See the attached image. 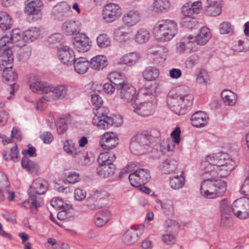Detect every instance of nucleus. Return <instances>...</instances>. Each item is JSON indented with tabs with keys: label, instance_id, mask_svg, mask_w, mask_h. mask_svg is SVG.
I'll use <instances>...</instances> for the list:
<instances>
[{
	"label": "nucleus",
	"instance_id": "obj_1",
	"mask_svg": "<svg viewBox=\"0 0 249 249\" xmlns=\"http://www.w3.org/2000/svg\"><path fill=\"white\" fill-rule=\"evenodd\" d=\"M194 96L188 87L181 86L178 92L170 96L167 99V104L173 112L180 115L187 113L193 105Z\"/></svg>",
	"mask_w": 249,
	"mask_h": 249
},
{
	"label": "nucleus",
	"instance_id": "obj_2",
	"mask_svg": "<svg viewBox=\"0 0 249 249\" xmlns=\"http://www.w3.org/2000/svg\"><path fill=\"white\" fill-rule=\"evenodd\" d=\"M47 188L48 183L45 180L39 178L36 179L28 191L30 201H24L20 205L26 208L27 207L26 205H29L31 213L33 214L36 213L38 208L43 204V199L40 195L47 191Z\"/></svg>",
	"mask_w": 249,
	"mask_h": 249
},
{
	"label": "nucleus",
	"instance_id": "obj_3",
	"mask_svg": "<svg viewBox=\"0 0 249 249\" xmlns=\"http://www.w3.org/2000/svg\"><path fill=\"white\" fill-rule=\"evenodd\" d=\"M153 31L156 38L164 42L171 40L176 35L178 26L174 20L162 19L155 23Z\"/></svg>",
	"mask_w": 249,
	"mask_h": 249
},
{
	"label": "nucleus",
	"instance_id": "obj_4",
	"mask_svg": "<svg viewBox=\"0 0 249 249\" xmlns=\"http://www.w3.org/2000/svg\"><path fill=\"white\" fill-rule=\"evenodd\" d=\"M227 190L226 182L213 178L203 181L200 186L201 195L207 198H215L222 196Z\"/></svg>",
	"mask_w": 249,
	"mask_h": 249
},
{
	"label": "nucleus",
	"instance_id": "obj_5",
	"mask_svg": "<svg viewBox=\"0 0 249 249\" xmlns=\"http://www.w3.org/2000/svg\"><path fill=\"white\" fill-rule=\"evenodd\" d=\"M152 135L147 131L139 133L132 137L130 144V149L135 155L144 153L149 146Z\"/></svg>",
	"mask_w": 249,
	"mask_h": 249
},
{
	"label": "nucleus",
	"instance_id": "obj_6",
	"mask_svg": "<svg viewBox=\"0 0 249 249\" xmlns=\"http://www.w3.org/2000/svg\"><path fill=\"white\" fill-rule=\"evenodd\" d=\"M229 160V156L226 153H217L209 155L202 162V165L204 166V171L210 173L216 169L218 166L225 164Z\"/></svg>",
	"mask_w": 249,
	"mask_h": 249
},
{
	"label": "nucleus",
	"instance_id": "obj_7",
	"mask_svg": "<svg viewBox=\"0 0 249 249\" xmlns=\"http://www.w3.org/2000/svg\"><path fill=\"white\" fill-rule=\"evenodd\" d=\"M118 97L124 104L132 103L136 96V90L130 84L123 81L117 88Z\"/></svg>",
	"mask_w": 249,
	"mask_h": 249
},
{
	"label": "nucleus",
	"instance_id": "obj_8",
	"mask_svg": "<svg viewBox=\"0 0 249 249\" xmlns=\"http://www.w3.org/2000/svg\"><path fill=\"white\" fill-rule=\"evenodd\" d=\"M151 178V175L149 170L139 168L130 174L129 180L131 185L138 187L148 182Z\"/></svg>",
	"mask_w": 249,
	"mask_h": 249
},
{
	"label": "nucleus",
	"instance_id": "obj_9",
	"mask_svg": "<svg viewBox=\"0 0 249 249\" xmlns=\"http://www.w3.org/2000/svg\"><path fill=\"white\" fill-rule=\"evenodd\" d=\"M232 213L241 219L249 217V198H240L235 200L232 204Z\"/></svg>",
	"mask_w": 249,
	"mask_h": 249
},
{
	"label": "nucleus",
	"instance_id": "obj_10",
	"mask_svg": "<svg viewBox=\"0 0 249 249\" xmlns=\"http://www.w3.org/2000/svg\"><path fill=\"white\" fill-rule=\"evenodd\" d=\"M121 15V9L117 4L110 3L107 4L102 11L104 20L107 22H112L119 18Z\"/></svg>",
	"mask_w": 249,
	"mask_h": 249
},
{
	"label": "nucleus",
	"instance_id": "obj_11",
	"mask_svg": "<svg viewBox=\"0 0 249 249\" xmlns=\"http://www.w3.org/2000/svg\"><path fill=\"white\" fill-rule=\"evenodd\" d=\"M63 148L64 151L69 155L75 158H77L78 162L82 163H86L87 154H84L79 150V148H77L72 141H66L64 142Z\"/></svg>",
	"mask_w": 249,
	"mask_h": 249
},
{
	"label": "nucleus",
	"instance_id": "obj_12",
	"mask_svg": "<svg viewBox=\"0 0 249 249\" xmlns=\"http://www.w3.org/2000/svg\"><path fill=\"white\" fill-rule=\"evenodd\" d=\"M119 143L117 135L113 132H107L100 138V144L101 146L106 150L115 148Z\"/></svg>",
	"mask_w": 249,
	"mask_h": 249
},
{
	"label": "nucleus",
	"instance_id": "obj_13",
	"mask_svg": "<svg viewBox=\"0 0 249 249\" xmlns=\"http://www.w3.org/2000/svg\"><path fill=\"white\" fill-rule=\"evenodd\" d=\"M57 55L61 62L67 66L72 65L76 59L73 50L67 46L58 49Z\"/></svg>",
	"mask_w": 249,
	"mask_h": 249
},
{
	"label": "nucleus",
	"instance_id": "obj_14",
	"mask_svg": "<svg viewBox=\"0 0 249 249\" xmlns=\"http://www.w3.org/2000/svg\"><path fill=\"white\" fill-rule=\"evenodd\" d=\"M42 6V2L40 0L32 1L26 5L24 11L27 15L32 16L33 20H37L41 18L40 7Z\"/></svg>",
	"mask_w": 249,
	"mask_h": 249
},
{
	"label": "nucleus",
	"instance_id": "obj_15",
	"mask_svg": "<svg viewBox=\"0 0 249 249\" xmlns=\"http://www.w3.org/2000/svg\"><path fill=\"white\" fill-rule=\"evenodd\" d=\"M154 101L147 100L140 103L134 107L133 111L139 115L147 116L152 115L155 109L156 104Z\"/></svg>",
	"mask_w": 249,
	"mask_h": 249
},
{
	"label": "nucleus",
	"instance_id": "obj_16",
	"mask_svg": "<svg viewBox=\"0 0 249 249\" xmlns=\"http://www.w3.org/2000/svg\"><path fill=\"white\" fill-rule=\"evenodd\" d=\"M141 18L142 14L139 10L131 9L124 13L122 20L126 26L130 27L136 25L140 21Z\"/></svg>",
	"mask_w": 249,
	"mask_h": 249
},
{
	"label": "nucleus",
	"instance_id": "obj_17",
	"mask_svg": "<svg viewBox=\"0 0 249 249\" xmlns=\"http://www.w3.org/2000/svg\"><path fill=\"white\" fill-rule=\"evenodd\" d=\"M13 60V55L11 49L0 48V70L12 69Z\"/></svg>",
	"mask_w": 249,
	"mask_h": 249
},
{
	"label": "nucleus",
	"instance_id": "obj_18",
	"mask_svg": "<svg viewBox=\"0 0 249 249\" xmlns=\"http://www.w3.org/2000/svg\"><path fill=\"white\" fill-rule=\"evenodd\" d=\"M72 43L75 49L78 52H85L90 49L89 38L84 34H79L75 37L72 40Z\"/></svg>",
	"mask_w": 249,
	"mask_h": 249
},
{
	"label": "nucleus",
	"instance_id": "obj_19",
	"mask_svg": "<svg viewBox=\"0 0 249 249\" xmlns=\"http://www.w3.org/2000/svg\"><path fill=\"white\" fill-rule=\"evenodd\" d=\"M81 24L79 20H70L66 21L62 25V31L64 34L68 35L79 34Z\"/></svg>",
	"mask_w": 249,
	"mask_h": 249
},
{
	"label": "nucleus",
	"instance_id": "obj_20",
	"mask_svg": "<svg viewBox=\"0 0 249 249\" xmlns=\"http://www.w3.org/2000/svg\"><path fill=\"white\" fill-rule=\"evenodd\" d=\"M50 90H48L47 95L49 96V101L63 99L65 97L68 91V88L64 85H58L56 87L49 86Z\"/></svg>",
	"mask_w": 249,
	"mask_h": 249
},
{
	"label": "nucleus",
	"instance_id": "obj_21",
	"mask_svg": "<svg viewBox=\"0 0 249 249\" xmlns=\"http://www.w3.org/2000/svg\"><path fill=\"white\" fill-rule=\"evenodd\" d=\"M233 168L232 161L229 160L225 162V164L218 166L216 167V169H214L209 173L213 177L225 178L230 174Z\"/></svg>",
	"mask_w": 249,
	"mask_h": 249
},
{
	"label": "nucleus",
	"instance_id": "obj_22",
	"mask_svg": "<svg viewBox=\"0 0 249 249\" xmlns=\"http://www.w3.org/2000/svg\"><path fill=\"white\" fill-rule=\"evenodd\" d=\"M205 11L209 16L220 15L222 12V0H207Z\"/></svg>",
	"mask_w": 249,
	"mask_h": 249
},
{
	"label": "nucleus",
	"instance_id": "obj_23",
	"mask_svg": "<svg viewBox=\"0 0 249 249\" xmlns=\"http://www.w3.org/2000/svg\"><path fill=\"white\" fill-rule=\"evenodd\" d=\"M11 69L8 70H0L3 71L2 80L10 86V94L14 92V86L16 84V81L18 79L17 74L12 71Z\"/></svg>",
	"mask_w": 249,
	"mask_h": 249
},
{
	"label": "nucleus",
	"instance_id": "obj_24",
	"mask_svg": "<svg viewBox=\"0 0 249 249\" xmlns=\"http://www.w3.org/2000/svg\"><path fill=\"white\" fill-rule=\"evenodd\" d=\"M208 117L202 111H197L193 114L191 118V124L195 127H203L208 123Z\"/></svg>",
	"mask_w": 249,
	"mask_h": 249
},
{
	"label": "nucleus",
	"instance_id": "obj_25",
	"mask_svg": "<svg viewBox=\"0 0 249 249\" xmlns=\"http://www.w3.org/2000/svg\"><path fill=\"white\" fill-rule=\"evenodd\" d=\"M212 37L210 29L206 27H202L199 33L195 37L196 42L199 45H205Z\"/></svg>",
	"mask_w": 249,
	"mask_h": 249
},
{
	"label": "nucleus",
	"instance_id": "obj_26",
	"mask_svg": "<svg viewBox=\"0 0 249 249\" xmlns=\"http://www.w3.org/2000/svg\"><path fill=\"white\" fill-rule=\"evenodd\" d=\"M171 3L169 0H154L152 8L158 14L167 12L170 9Z\"/></svg>",
	"mask_w": 249,
	"mask_h": 249
},
{
	"label": "nucleus",
	"instance_id": "obj_27",
	"mask_svg": "<svg viewBox=\"0 0 249 249\" xmlns=\"http://www.w3.org/2000/svg\"><path fill=\"white\" fill-rule=\"evenodd\" d=\"M73 64L75 71L80 74L85 73L90 66L89 62L84 57L76 58Z\"/></svg>",
	"mask_w": 249,
	"mask_h": 249
},
{
	"label": "nucleus",
	"instance_id": "obj_28",
	"mask_svg": "<svg viewBox=\"0 0 249 249\" xmlns=\"http://www.w3.org/2000/svg\"><path fill=\"white\" fill-rule=\"evenodd\" d=\"M92 123L99 129L105 130L112 126L113 124V119L112 117L108 116L100 118H93Z\"/></svg>",
	"mask_w": 249,
	"mask_h": 249
},
{
	"label": "nucleus",
	"instance_id": "obj_29",
	"mask_svg": "<svg viewBox=\"0 0 249 249\" xmlns=\"http://www.w3.org/2000/svg\"><path fill=\"white\" fill-rule=\"evenodd\" d=\"M89 64L92 69L100 71L107 66V60L104 55H99L93 57Z\"/></svg>",
	"mask_w": 249,
	"mask_h": 249
},
{
	"label": "nucleus",
	"instance_id": "obj_30",
	"mask_svg": "<svg viewBox=\"0 0 249 249\" xmlns=\"http://www.w3.org/2000/svg\"><path fill=\"white\" fill-rule=\"evenodd\" d=\"M185 183L184 172L181 171L179 175L173 176L170 178L169 184L174 190H178L182 188Z\"/></svg>",
	"mask_w": 249,
	"mask_h": 249
},
{
	"label": "nucleus",
	"instance_id": "obj_31",
	"mask_svg": "<svg viewBox=\"0 0 249 249\" xmlns=\"http://www.w3.org/2000/svg\"><path fill=\"white\" fill-rule=\"evenodd\" d=\"M30 88L34 92L46 93L47 94L48 90H50L49 85L48 84L38 80L31 83Z\"/></svg>",
	"mask_w": 249,
	"mask_h": 249
},
{
	"label": "nucleus",
	"instance_id": "obj_32",
	"mask_svg": "<svg viewBox=\"0 0 249 249\" xmlns=\"http://www.w3.org/2000/svg\"><path fill=\"white\" fill-rule=\"evenodd\" d=\"M150 36L149 31L142 28L137 31L134 36V40L138 44H142L148 42Z\"/></svg>",
	"mask_w": 249,
	"mask_h": 249
},
{
	"label": "nucleus",
	"instance_id": "obj_33",
	"mask_svg": "<svg viewBox=\"0 0 249 249\" xmlns=\"http://www.w3.org/2000/svg\"><path fill=\"white\" fill-rule=\"evenodd\" d=\"M12 43L18 47H22L24 45L25 40L24 34L19 29H15L10 34Z\"/></svg>",
	"mask_w": 249,
	"mask_h": 249
},
{
	"label": "nucleus",
	"instance_id": "obj_34",
	"mask_svg": "<svg viewBox=\"0 0 249 249\" xmlns=\"http://www.w3.org/2000/svg\"><path fill=\"white\" fill-rule=\"evenodd\" d=\"M159 69L154 67H147L142 72L143 79L149 82L155 80L159 77Z\"/></svg>",
	"mask_w": 249,
	"mask_h": 249
},
{
	"label": "nucleus",
	"instance_id": "obj_35",
	"mask_svg": "<svg viewBox=\"0 0 249 249\" xmlns=\"http://www.w3.org/2000/svg\"><path fill=\"white\" fill-rule=\"evenodd\" d=\"M110 217V213L108 210L104 209L100 210L96 214L95 223L98 227H102L107 222Z\"/></svg>",
	"mask_w": 249,
	"mask_h": 249
},
{
	"label": "nucleus",
	"instance_id": "obj_36",
	"mask_svg": "<svg viewBox=\"0 0 249 249\" xmlns=\"http://www.w3.org/2000/svg\"><path fill=\"white\" fill-rule=\"evenodd\" d=\"M177 162L173 159H167L160 165V169L165 174H170L177 168Z\"/></svg>",
	"mask_w": 249,
	"mask_h": 249
},
{
	"label": "nucleus",
	"instance_id": "obj_37",
	"mask_svg": "<svg viewBox=\"0 0 249 249\" xmlns=\"http://www.w3.org/2000/svg\"><path fill=\"white\" fill-rule=\"evenodd\" d=\"M21 165L23 168L30 173H37L39 169V166L36 163L29 160L27 157L22 158Z\"/></svg>",
	"mask_w": 249,
	"mask_h": 249
},
{
	"label": "nucleus",
	"instance_id": "obj_38",
	"mask_svg": "<svg viewBox=\"0 0 249 249\" xmlns=\"http://www.w3.org/2000/svg\"><path fill=\"white\" fill-rule=\"evenodd\" d=\"M12 19L5 12H0V28L3 30L10 29L12 26Z\"/></svg>",
	"mask_w": 249,
	"mask_h": 249
},
{
	"label": "nucleus",
	"instance_id": "obj_39",
	"mask_svg": "<svg viewBox=\"0 0 249 249\" xmlns=\"http://www.w3.org/2000/svg\"><path fill=\"white\" fill-rule=\"evenodd\" d=\"M115 166L114 164L99 166L97 168L98 174L103 178L112 176L114 173Z\"/></svg>",
	"mask_w": 249,
	"mask_h": 249
},
{
	"label": "nucleus",
	"instance_id": "obj_40",
	"mask_svg": "<svg viewBox=\"0 0 249 249\" xmlns=\"http://www.w3.org/2000/svg\"><path fill=\"white\" fill-rule=\"evenodd\" d=\"M139 54L137 52H132L125 54L121 59V62L127 65L135 64L139 58Z\"/></svg>",
	"mask_w": 249,
	"mask_h": 249
},
{
	"label": "nucleus",
	"instance_id": "obj_41",
	"mask_svg": "<svg viewBox=\"0 0 249 249\" xmlns=\"http://www.w3.org/2000/svg\"><path fill=\"white\" fill-rule=\"evenodd\" d=\"M223 102L228 105H233L236 101V94L229 90H225L221 92Z\"/></svg>",
	"mask_w": 249,
	"mask_h": 249
},
{
	"label": "nucleus",
	"instance_id": "obj_42",
	"mask_svg": "<svg viewBox=\"0 0 249 249\" xmlns=\"http://www.w3.org/2000/svg\"><path fill=\"white\" fill-rule=\"evenodd\" d=\"M232 48L235 52H247L249 50V39H240L234 42Z\"/></svg>",
	"mask_w": 249,
	"mask_h": 249
},
{
	"label": "nucleus",
	"instance_id": "obj_43",
	"mask_svg": "<svg viewBox=\"0 0 249 249\" xmlns=\"http://www.w3.org/2000/svg\"><path fill=\"white\" fill-rule=\"evenodd\" d=\"M210 81V78L208 72L205 70H201L197 75L196 83L199 85L207 86Z\"/></svg>",
	"mask_w": 249,
	"mask_h": 249
},
{
	"label": "nucleus",
	"instance_id": "obj_44",
	"mask_svg": "<svg viewBox=\"0 0 249 249\" xmlns=\"http://www.w3.org/2000/svg\"><path fill=\"white\" fill-rule=\"evenodd\" d=\"M25 42L26 41H33L36 39L39 36V32L38 28L31 27L25 31L23 33Z\"/></svg>",
	"mask_w": 249,
	"mask_h": 249
},
{
	"label": "nucleus",
	"instance_id": "obj_45",
	"mask_svg": "<svg viewBox=\"0 0 249 249\" xmlns=\"http://www.w3.org/2000/svg\"><path fill=\"white\" fill-rule=\"evenodd\" d=\"M70 120L69 115L60 117L57 123V132L58 134L64 133L68 128V123Z\"/></svg>",
	"mask_w": 249,
	"mask_h": 249
},
{
	"label": "nucleus",
	"instance_id": "obj_46",
	"mask_svg": "<svg viewBox=\"0 0 249 249\" xmlns=\"http://www.w3.org/2000/svg\"><path fill=\"white\" fill-rule=\"evenodd\" d=\"M161 207L164 213L167 215H171L174 213V207L173 202L171 200H164L162 202H158Z\"/></svg>",
	"mask_w": 249,
	"mask_h": 249
},
{
	"label": "nucleus",
	"instance_id": "obj_47",
	"mask_svg": "<svg viewBox=\"0 0 249 249\" xmlns=\"http://www.w3.org/2000/svg\"><path fill=\"white\" fill-rule=\"evenodd\" d=\"M233 221L231 212L221 214L220 226L224 229H227L232 225Z\"/></svg>",
	"mask_w": 249,
	"mask_h": 249
},
{
	"label": "nucleus",
	"instance_id": "obj_48",
	"mask_svg": "<svg viewBox=\"0 0 249 249\" xmlns=\"http://www.w3.org/2000/svg\"><path fill=\"white\" fill-rule=\"evenodd\" d=\"M67 209H63L57 213V218L61 220H70L73 218V213L72 206L71 205L70 208Z\"/></svg>",
	"mask_w": 249,
	"mask_h": 249
},
{
	"label": "nucleus",
	"instance_id": "obj_49",
	"mask_svg": "<svg viewBox=\"0 0 249 249\" xmlns=\"http://www.w3.org/2000/svg\"><path fill=\"white\" fill-rule=\"evenodd\" d=\"M98 46L101 48H105L110 45L111 40L106 34H100L96 39Z\"/></svg>",
	"mask_w": 249,
	"mask_h": 249
},
{
	"label": "nucleus",
	"instance_id": "obj_50",
	"mask_svg": "<svg viewBox=\"0 0 249 249\" xmlns=\"http://www.w3.org/2000/svg\"><path fill=\"white\" fill-rule=\"evenodd\" d=\"M182 25L184 27L192 29L196 26L197 22L192 16H183L182 18Z\"/></svg>",
	"mask_w": 249,
	"mask_h": 249
},
{
	"label": "nucleus",
	"instance_id": "obj_51",
	"mask_svg": "<svg viewBox=\"0 0 249 249\" xmlns=\"http://www.w3.org/2000/svg\"><path fill=\"white\" fill-rule=\"evenodd\" d=\"M199 61V57L198 54L194 53L189 56L185 62V68L188 69L193 68Z\"/></svg>",
	"mask_w": 249,
	"mask_h": 249
},
{
	"label": "nucleus",
	"instance_id": "obj_52",
	"mask_svg": "<svg viewBox=\"0 0 249 249\" xmlns=\"http://www.w3.org/2000/svg\"><path fill=\"white\" fill-rule=\"evenodd\" d=\"M124 29V27H120L115 31L118 40L121 42H126L130 39L128 33L123 31Z\"/></svg>",
	"mask_w": 249,
	"mask_h": 249
},
{
	"label": "nucleus",
	"instance_id": "obj_53",
	"mask_svg": "<svg viewBox=\"0 0 249 249\" xmlns=\"http://www.w3.org/2000/svg\"><path fill=\"white\" fill-rule=\"evenodd\" d=\"M51 204L53 207L57 210H61L63 209H67L70 208L71 205L65 203L61 199L58 198H53L51 201Z\"/></svg>",
	"mask_w": 249,
	"mask_h": 249
},
{
	"label": "nucleus",
	"instance_id": "obj_54",
	"mask_svg": "<svg viewBox=\"0 0 249 249\" xmlns=\"http://www.w3.org/2000/svg\"><path fill=\"white\" fill-rule=\"evenodd\" d=\"M93 112L95 115V116L93 118H100L107 116L109 113V109L107 107L101 105L99 107L94 108L93 110Z\"/></svg>",
	"mask_w": 249,
	"mask_h": 249
},
{
	"label": "nucleus",
	"instance_id": "obj_55",
	"mask_svg": "<svg viewBox=\"0 0 249 249\" xmlns=\"http://www.w3.org/2000/svg\"><path fill=\"white\" fill-rule=\"evenodd\" d=\"M219 30L221 34H232L233 32V28L231 23L225 21L220 24Z\"/></svg>",
	"mask_w": 249,
	"mask_h": 249
},
{
	"label": "nucleus",
	"instance_id": "obj_56",
	"mask_svg": "<svg viewBox=\"0 0 249 249\" xmlns=\"http://www.w3.org/2000/svg\"><path fill=\"white\" fill-rule=\"evenodd\" d=\"M48 99L49 96L48 95H44L36 103V110L39 112L44 110L47 107V102L50 101Z\"/></svg>",
	"mask_w": 249,
	"mask_h": 249
},
{
	"label": "nucleus",
	"instance_id": "obj_57",
	"mask_svg": "<svg viewBox=\"0 0 249 249\" xmlns=\"http://www.w3.org/2000/svg\"><path fill=\"white\" fill-rule=\"evenodd\" d=\"M2 180L3 181L0 182V201L4 200V195L6 192V188H8L10 185L6 177H2Z\"/></svg>",
	"mask_w": 249,
	"mask_h": 249
},
{
	"label": "nucleus",
	"instance_id": "obj_58",
	"mask_svg": "<svg viewBox=\"0 0 249 249\" xmlns=\"http://www.w3.org/2000/svg\"><path fill=\"white\" fill-rule=\"evenodd\" d=\"M18 151L17 145L12 147L10 151L6 152L4 155V159L6 160H14L18 158Z\"/></svg>",
	"mask_w": 249,
	"mask_h": 249
},
{
	"label": "nucleus",
	"instance_id": "obj_59",
	"mask_svg": "<svg viewBox=\"0 0 249 249\" xmlns=\"http://www.w3.org/2000/svg\"><path fill=\"white\" fill-rule=\"evenodd\" d=\"M121 75L117 72L110 73L107 76L108 79L111 83L115 85L117 88L119 87V84L121 83L123 81L121 80Z\"/></svg>",
	"mask_w": 249,
	"mask_h": 249
},
{
	"label": "nucleus",
	"instance_id": "obj_60",
	"mask_svg": "<svg viewBox=\"0 0 249 249\" xmlns=\"http://www.w3.org/2000/svg\"><path fill=\"white\" fill-rule=\"evenodd\" d=\"M109 196V194L107 192L103 190L96 191L91 195L90 199L101 200L107 198Z\"/></svg>",
	"mask_w": 249,
	"mask_h": 249
},
{
	"label": "nucleus",
	"instance_id": "obj_61",
	"mask_svg": "<svg viewBox=\"0 0 249 249\" xmlns=\"http://www.w3.org/2000/svg\"><path fill=\"white\" fill-rule=\"evenodd\" d=\"M193 8L192 2L186 3L182 8V12L183 16H192L195 14V11H193Z\"/></svg>",
	"mask_w": 249,
	"mask_h": 249
},
{
	"label": "nucleus",
	"instance_id": "obj_62",
	"mask_svg": "<svg viewBox=\"0 0 249 249\" xmlns=\"http://www.w3.org/2000/svg\"><path fill=\"white\" fill-rule=\"evenodd\" d=\"M80 180V176L75 172H69L66 178V180L71 184H74L79 182Z\"/></svg>",
	"mask_w": 249,
	"mask_h": 249
},
{
	"label": "nucleus",
	"instance_id": "obj_63",
	"mask_svg": "<svg viewBox=\"0 0 249 249\" xmlns=\"http://www.w3.org/2000/svg\"><path fill=\"white\" fill-rule=\"evenodd\" d=\"M162 241L167 245L174 244L176 242V238L174 235L170 233L164 234L162 236Z\"/></svg>",
	"mask_w": 249,
	"mask_h": 249
},
{
	"label": "nucleus",
	"instance_id": "obj_64",
	"mask_svg": "<svg viewBox=\"0 0 249 249\" xmlns=\"http://www.w3.org/2000/svg\"><path fill=\"white\" fill-rule=\"evenodd\" d=\"M240 193L245 196H249V173L240 189Z\"/></svg>",
	"mask_w": 249,
	"mask_h": 249
}]
</instances>
